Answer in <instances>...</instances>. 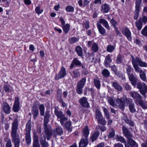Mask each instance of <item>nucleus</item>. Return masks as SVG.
Listing matches in <instances>:
<instances>
[{
  "mask_svg": "<svg viewBox=\"0 0 147 147\" xmlns=\"http://www.w3.org/2000/svg\"><path fill=\"white\" fill-rule=\"evenodd\" d=\"M3 110L5 113L7 114H9L11 111V107L7 102H3L2 105Z\"/></svg>",
  "mask_w": 147,
  "mask_h": 147,
  "instance_id": "nucleus-6",
  "label": "nucleus"
},
{
  "mask_svg": "<svg viewBox=\"0 0 147 147\" xmlns=\"http://www.w3.org/2000/svg\"><path fill=\"white\" fill-rule=\"evenodd\" d=\"M112 61L111 59L110 56L109 54L108 55L105 57L104 61V64L106 67H108L109 66V64Z\"/></svg>",
  "mask_w": 147,
  "mask_h": 147,
  "instance_id": "nucleus-20",
  "label": "nucleus"
},
{
  "mask_svg": "<svg viewBox=\"0 0 147 147\" xmlns=\"http://www.w3.org/2000/svg\"><path fill=\"white\" fill-rule=\"evenodd\" d=\"M57 100L59 102L60 101H62V99L61 97V93L60 91L58 90L57 91Z\"/></svg>",
  "mask_w": 147,
  "mask_h": 147,
  "instance_id": "nucleus-60",
  "label": "nucleus"
},
{
  "mask_svg": "<svg viewBox=\"0 0 147 147\" xmlns=\"http://www.w3.org/2000/svg\"><path fill=\"white\" fill-rule=\"evenodd\" d=\"M103 111L105 113V116L106 118L107 119H109L110 118V115L109 111L106 108H104L103 109Z\"/></svg>",
  "mask_w": 147,
  "mask_h": 147,
  "instance_id": "nucleus-51",
  "label": "nucleus"
},
{
  "mask_svg": "<svg viewBox=\"0 0 147 147\" xmlns=\"http://www.w3.org/2000/svg\"><path fill=\"white\" fill-rule=\"evenodd\" d=\"M54 135V136H61L63 134V131L62 128L59 126L57 127L56 128L53 130Z\"/></svg>",
  "mask_w": 147,
  "mask_h": 147,
  "instance_id": "nucleus-13",
  "label": "nucleus"
},
{
  "mask_svg": "<svg viewBox=\"0 0 147 147\" xmlns=\"http://www.w3.org/2000/svg\"><path fill=\"white\" fill-rule=\"evenodd\" d=\"M115 47V46L108 45L107 47V51L108 52L112 53L114 50Z\"/></svg>",
  "mask_w": 147,
  "mask_h": 147,
  "instance_id": "nucleus-37",
  "label": "nucleus"
},
{
  "mask_svg": "<svg viewBox=\"0 0 147 147\" xmlns=\"http://www.w3.org/2000/svg\"><path fill=\"white\" fill-rule=\"evenodd\" d=\"M124 118L125 122L126 123L131 126L133 127L134 126V122L128 119L126 117H124Z\"/></svg>",
  "mask_w": 147,
  "mask_h": 147,
  "instance_id": "nucleus-43",
  "label": "nucleus"
},
{
  "mask_svg": "<svg viewBox=\"0 0 147 147\" xmlns=\"http://www.w3.org/2000/svg\"><path fill=\"white\" fill-rule=\"evenodd\" d=\"M50 116V111L46 112L44 117V129L46 136L48 140H49L52 136V130L50 127H48L47 124L49 121V118Z\"/></svg>",
  "mask_w": 147,
  "mask_h": 147,
  "instance_id": "nucleus-3",
  "label": "nucleus"
},
{
  "mask_svg": "<svg viewBox=\"0 0 147 147\" xmlns=\"http://www.w3.org/2000/svg\"><path fill=\"white\" fill-rule=\"evenodd\" d=\"M83 88L77 85L76 91L78 94H81L83 93Z\"/></svg>",
  "mask_w": 147,
  "mask_h": 147,
  "instance_id": "nucleus-54",
  "label": "nucleus"
},
{
  "mask_svg": "<svg viewBox=\"0 0 147 147\" xmlns=\"http://www.w3.org/2000/svg\"><path fill=\"white\" fill-rule=\"evenodd\" d=\"M96 118L97 120L102 117V114L101 112L98 109L95 111Z\"/></svg>",
  "mask_w": 147,
  "mask_h": 147,
  "instance_id": "nucleus-38",
  "label": "nucleus"
},
{
  "mask_svg": "<svg viewBox=\"0 0 147 147\" xmlns=\"http://www.w3.org/2000/svg\"><path fill=\"white\" fill-rule=\"evenodd\" d=\"M32 113L34 116V118L35 119L38 115V111L36 106H34L32 107Z\"/></svg>",
  "mask_w": 147,
  "mask_h": 147,
  "instance_id": "nucleus-21",
  "label": "nucleus"
},
{
  "mask_svg": "<svg viewBox=\"0 0 147 147\" xmlns=\"http://www.w3.org/2000/svg\"><path fill=\"white\" fill-rule=\"evenodd\" d=\"M123 58L124 56L123 55L120 54H119L116 58L117 63L118 64H120L121 63Z\"/></svg>",
  "mask_w": 147,
  "mask_h": 147,
  "instance_id": "nucleus-41",
  "label": "nucleus"
},
{
  "mask_svg": "<svg viewBox=\"0 0 147 147\" xmlns=\"http://www.w3.org/2000/svg\"><path fill=\"white\" fill-rule=\"evenodd\" d=\"M100 24H101L106 29L109 30L110 27L107 21L103 19H100L99 21Z\"/></svg>",
  "mask_w": 147,
  "mask_h": 147,
  "instance_id": "nucleus-19",
  "label": "nucleus"
},
{
  "mask_svg": "<svg viewBox=\"0 0 147 147\" xmlns=\"http://www.w3.org/2000/svg\"><path fill=\"white\" fill-rule=\"evenodd\" d=\"M3 88L5 91L6 92H11L12 91L11 87L7 83H4L3 85Z\"/></svg>",
  "mask_w": 147,
  "mask_h": 147,
  "instance_id": "nucleus-25",
  "label": "nucleus"
},
{
  "mask_svg": "<svg viewBox=\"0 0 147 147\" xmlns=\"http://www.w3.org/2000/svg\"><path fill=\"white\" fill-rule=\"evenodd\" d=\"M131 58L132 64L135 71L140 73L142 71L141 69L138 65L137 63H136V62L134 57H132Z\"/></svg>",
  "mask_w": 147,
  "mask_h": 147,
  "instance_id": "nucleus-12",
  "label": "nucleus"
},
{
  "mask_svg": "<svg viewBox=\"0 0 147 147\" xmlns=\"http://www.w3.org/2000/svg\"><path fill=\"white\" fill-rule=\"evenodd\" d=\"M66 75V71L65 68L63 67H62L59 71L58 75H56L55 79L58 80L60 78H63Z\"/></svg>",
  "mask_w": 147,
  "mask_h": 147,
  "instance_id": "nucleus-8",
  "label": "nucleus"
},
{
  "mask_svg": "<svg viewBox=\"0 0 147 147\" xmlns=\"http://www.w3.org/2000/svg\"><path fill=\"white\" fill-rule=\"evenodd\" d=\"M107 100L109 104L113 107L115 106V102L113 99L111 97H109L107 99Z\"/></svg>",
  "mask_w": 147,
  "mask_h": 147,
  "instance_id": "nucleus-47",
  "label": "nucleus"
},
{
  "mask_svg": "<svg viewBox=\"0 0 147 147\" xmlns=\"http://www.w3.org/2000/svg\"><path fill=\"white\" fill-rule=\"evenodd\" d=\"M33 144L39 143L38 137L36 134H34Z\"/></svg>",
  "mask_w": 147,
  "mask_h": 147,
  "instance_id": "nucleus-63",
  "label": "nucleus"
},
{
  "mask_svg": "<svg viewBox=\"0 0 147 147\" xmlns=\"http://www.w3.org/2000/svg\"><path fill=\"white\" fill-rule=\"evenodd\" d=\"M88 144V138L82 137L79 143V147H86Z\"/></svg>",
  "mask_w": 147,
  "mask_h": 147,
  "instance_id": "nucleus-9",
  "label": "nucleus"
},
{
  "mask_svg": "<svg viewBox=\"0 0 147 147\" xmlns=\"http://www.w3.org/2000/svg\"><path fill=\"white\" fill-rule=\"evenodd\" d=\"M97 121L99 123L102 125H105L106 124V121L103 117L97 120Z\"/></svg>",
  "mask_w": 147,
  "mask_h": 147,
  "instance_id": "nucleus-53",
  "label": "nucleus"
},
{
  "mask_svg": "<svg viewBox=\"0 0 147 147\" xmlns=\"http://www.w3.org/2000/svg\"><path fill=\"white\" fill-rule=\"evenodd\" d=\"M129 94L133 98L136 99L135 102L136 103L139 100L142 98V96L140 94L137 92L131 91Z\"/></svg>",
  "mask_w": 147,
  "mask_h": 147,
  "instance_id": "nucleus-7",
  "label": "nucleus"
},
{
  "mask_svg": "<svg viewBox=\"0 0 147 147\" xmlns=\"http://www.w3.org/2000/svg\"><path fill=\"white\" fill-rule=\"evenodd\" d=\"M135 12L134 18V20H136L138 19L139 16L140 9H135Z\"/></svg>",
  "mask_w": 147,
  "mask_h": 147,
  "instance_id": "nucleus-55",
  "label": "nucleus"
},
{
  "mask_svg": "<svg viewBox=\"0 0 147 147\" xmlns=\"http://www.w3.org/2000/svg\"><path fill=\"white\" fill-rule=\"evenodd\" d=\"M115 135V131L113 129H111V132L109 133L108 136L109 138H111L114 136Z\"/></svg>",
  "mask_w": 147,
  "mask_h": 147,
  "instance_id": "nucleus-57",
  "label": "nucleus"
},
{
  "mask_svg": "<svg viewBox=\"0 0 147 147\" xmlns=\"http://www.w3.org/2000/svg\"><path fill=\"white\" fill-rule=\"evenodd\" d=\"M102 75L106 78H108L110 75V73L108 70L104 69L102 72Z\"/></svg>",
  "mask_w": 147,
  "mask_h": 147,
  "instance_id": "nucleus-39",
  "label": "nucleus"
},
{
  "mask_svg": "<svg viewBox=\"0 0 147 147\" xmlns=\"http://www.w3.org/2000/svg\"><path fill=\"white\" fill-rule=\"evenodd\" d=\"M131 138L129 139V144H127L128 146L125 147H138V145L136 142Z\"/></svg>",
  "mask_w": 147,
  "mask_h": 147,
  "instance_id": "nucleus-24",
  "label": "nucleus"
},
{
  "mask_svg": "<svg viewBox=\"0 0 147 147\" xmlns=\"http://www.w3.org/2000/svg\"><path fill=\"white\" fill-rule=\"evenodd\" d=\"M20 109V105H13V111L15 112H18Z\"/></svg>",
  "mask_w": 147,
  "mask_h": 147,
  "instance_id": "nucleus-61",
  "label": "nucleus"
},
{
  "mask_svg": "<svg viewBox=\"0 0 147 147\" xmlns=\"http://www.w3.org/2000/svg\"><path fill=\"white\" fill-rule=\"evenodd\" d=\"M119 108L122 110H124L125 106V102L127 103L129 105V108L131 112L134 113L136 110L135 108V105L133 102L132 100L130 98H128L125 95H123L122 97L117 98L115 100Z\"/></svg>",
  "mask_w": 147,
  "mask_h": 147,
  "instance_id": "nucleus-1",
  "label": "nucleus"
},
{
  "mask_svg": "<svg viewBox=\"0 0 147 147\" xmlns=\"http://www.w3.org/2000/svg\"><path fill=\"white\" fill-rule=\"evenodd\" d=\"M142 0H135V9H140Z\"/></svg>",
  "mask_w": 147,
  "mask_h": 147,
  "instance_id": "nucleus-50",
  "label": "nucleus"
},
{
  "mask_svg": "<svg viewBox=\"0 0 147 147\" xmlns=\"http://www.w3.org/2000/svg\"><path fill=\"white\" fill-rule=\"evenodd\" d=\"M36 13L38 14H40L43 12V9H41L40 7H37L35 9Z\"/></svg>",
  "mask_w": 147,
  "mask_h": 147,
  "instance_id": "nucleus-58",
  "label": "nucleus"
},
{
  "mask_svg": "<svg viewBox=\"0 0 147 147\" xmlns=\"http://www.w3.org/2000/svg\"><path fill=\"white\" fill-rule=\"evenodd\" d=\"M97 26L100 34L104 35L106 33L105 29L98 22L97 23Z\"/></svg>",
  "mask_w": 147,
  "mask_h": 147,
  "instance_id": "nucleus-22",
  "label": "nucleus"
},
{
  "mask_svg": "<svg viewBox=\"0 0 147 147\" xmlns=\"http://www.w3.org/2000/svg\"><path fill=\"white\" fill-rule=\"evenodd\" d=\"M94 82L95 86L98 89H99L100 86V82L98 77L94 78Z\"/></svg>",
  "mask_w": 147,
  "mask_h": 147,
  "instance_id": "nucleus-31",
  "label": "nucleus"
},
{
  "mask_svg": "<svg viewBox=\"0 0 147 147\" xmlns=\"http://www.w3.org/2000/svg\"><path fill=\"white\" fill-rule=\"evenodd\" d=\"M140 77L141 79L144 82L146 81V78L145 73L143 72H141L140 73Z\"/></svg>",
  "mask_w": 147,
  "mask_h": 147,
  "instance_id": "nucleus-49",
  "label": "nucleus"
},
{
  "mask_svg": "<svg viewBox=\"0 0 147 147\" xmlns=\"http://www.w3.org/2000/svg\"><path fill=\"white\" fill-rule=\"evenodd\" d=\"M136 104H138L143 109H147V102L143 101L142 99L139 100Z\"/></svg>",
  "mask_w": 147,
  "mask_h": 147,
  "instance_id": "nucleus-18",
  "label": "nucleus"
},
{
  "mask_svg": "<svg viewBox=\"0 0 147 147\" xmlns=\"http://www.w3.org/2000/svg\"><path fill=\"white\" fill-rule=\"evenodd\" d=\"M6 147H12L11 141L10 139L7 140L6 144Z\"/></svg>",
  "mask_w": 147,
  "mask_h": 147,
  "instance_id": "nucleus-64",
  "label": "nucleus"
},
{
  "mask_svg": "<svg viewBox=\"0 0 147 147\" xmlns=\"http://www.w3.org/2000/svg\"><path fill=\"white\" fill-rule=\"evenodd\" d=\"M128 77L132 85L135 87L136 85L137 88L139 90L140 94L145 98L146 97V94L147 93V86L146 84L140 82H138L137 84V78L133 74L128 76Z\"/></svg>",
  "mask_w": 147,
  "mask_h": 147,
  "instance_id": "nucleus-2",
  "label": "nucleus"
},
{
  "mask_svg": "<svg viewBox=\"0 0 147 147\" xmlns=\"http://www.w3.org/2000/svg\"><path fill=\"white\" fill-rule=\"evenodd\" d=\"M26 140L27 144H29L31 143V138L30 133H26Z\"/></svg>",
  "mask_w": 147,
  "mask_h": 147,
  "instance_id": "nucleus-40",
  "label": "nucleus"
},
{
  "mask_svg": "<svg viewBox=\"0 0 147 147\" xmlns=\"http://www.w3.org/2000/svg\"><path fill=\"white\" fill-rule=\"evenodd\" d=\"M12 125L11 136L12 137L15 138L16 136H17V130L18 126V120L15 119L12 123Z\"/></svg>",
  "mask_w": 147,
  "mask_h": 147,
  "instance_id": "nucleus-5",
  "label": "nucleus"
},
{
  "mask_svg": "<svg viewBox=\"0 0 147 147\" xmlns=\"http://www.w3.org/2000/svg\"><path fill=\"white\" fill-rule=\"evenodd\" d=\"M80 105L83 107L88 108L90 107V105L87 101V99L85 97L81 98L79 100Z\"/></svg>",
  "mask_w": 147,
  "mask_h": 147,
  "instance_id": "nucleus-11",
  "label": "nucleus"
},
{
  "mask_svg": "<svg viewBox=\"0 0 147 147\" xmlns=\"http://www.w3.org/2000/svg\"><path fill=\"white\" fill-rule=\"evenodd\" d=\"M117 140L118 141L121 142V143H124L125 147L128 146V145L127 144L126 140L123 137L118 136H117Z\"/></svg>",
  "mask_w": 147,
  "mask_h": 147,
  "instance_id": "nucleus-30",
  "label": "nucleus"
},
{
  "mask_svg": "<svg viewBox=\"0 0 147 147\" xmlns=\"http://www.w3.org/2000/svg\"><path fill=\"white\" fill-rule=\"evenodd\" d=\"M121 30L122 33L127 37L128 40L131 41V32L129 29L127 28H123Z\"/></svg>",
  "mask_w": 147,
  "mask_h": 147,
  "instance_id": "nucleus-10",
  "label": "nucleus"
},
{
  "mask_svg": "<svg viewBox=\"0 0 147 147\" xmlns=\"http://www.w3.org/2000/svg\"><path fill=\"white\" fill-rule=\"evenodd\" d=\"M75 51L79 56L82 57H83V51L81 47L80 46H77L76 48Z\"/></svg>",
  "mask_w": 147,
  "mask_h": 147,
  "instance_id": "nucleus-27",
  "label": "nucleus"
},
{
  "mask_svg": "<svg viewBox=\"0 0 147 147\" xmlns=\"http://www.w3.org/2000/svg\"><path fill=\"white\" fill-rule=\"evenodd\" d=\"M99 48L98 44L96 43H93L91 48V51L94 52H97Z\"/></svg>",
  "mask_w": 147,
  "mask_h": 147,
  "instance_id": "nucleus-33",
  "label": "nucleus"
},
{
  "mask_svg": "<svg viewBox=\"0 0 147 147\" xmlns=\"http://www.w3.org/2000/svg\"><path fill=\"white\" fill-rule=\"evenodd\" d=\"M40 114L41 116H43L45 113V107L43 105L41 104L39 106Z\"/></svg>",
  "mask_w": 147,
  "mask_h": 147,
  "instance_id": "nucleus-44",
  "label": "nucleus"
},
{
  "mask_svg": "<svg viewBox=\"0 0 147 147\" xmlns=\"http://www.w3.org/2000/svg\"><path fill=\"white\" fill-rule=\"evenodd\" d=\"M55 114L57 117V119H59L64 114H63V112L61 111H58L57 109H55L54 111Z\"/></svg>",
  "mask_w": 147,
  "mask_h": 147,
  "instance_id": "nucleus-35",
  "label": "nucleus"
},
{
  "mask_svg": "<svg viewBox=\"0 0 147 147\" xmlns=\"http://www.w3.org/2000/svg\"><path fill=\"white\" fill-rule=\"evenodd\" d=\"M132 69H133L131 65H127L126 72L128 76L132 74L131 72Z\"/></svg>",
  "mask_w": 147,
  "mask_h": 147,
  "instance_id": "nucleus-46",
  "label": "nucleus"
},
{
  "mask_svg": "<svg viewBox=\"0 0 147 147\" xmlns=\"http://www.w3.org/2000/svg\"><path fill=\"white\" fill-rule=\"evenodd\" d=\"M82 74L84 75H86L88 74L89 72L88 70L85 68V66L84 65H82Z\"/></svg>",
  "mask_w": 147,
  "mask_h": 147,
  "instance_id": "nucleus-52",
  "label": "nucleus"
},
{
  "mask_svg": "<svg viewBox=\"0 0 147 147\" xmlns=\"http://www.w3.org/2000/svg\"><path fill=\"white\" fill-rule=\"evenodd\" d=\"M136 62L138 63L139 65L141 67H147V63L143 61L141 59L138 57H136L134 58Z\"/></svg>",
  "mask_w": 147,
  "mask_h": 147,
  "instance_id": "nucleus-15",
  "label": "nucleus"
},
{
  "mask_svg": "<svg viewBox=\"0 0 147 147\" xmlns=\"http://www.w3.org/2000/svg\"><path fill=\"white\" fill-rule=\"evenodd\" d=\"M113 87L119 91H121L123 90L122 87L117 82H113L112 84Z\"/></svg>",
  "mask_w": 147,
  "mask_h": 147,
  "instance_id": "nucleus-26",
  "label": "nucleus"
},
{
  "mask_svg": "<svg viewBox=\"0 0 147 147\" xmlns=\"http://www.w3.org/2000/svg\"><path fill=\"white\" fill-rule=\"evenodd\" d=\"M66 10L69 12H73L74 11V8L72 6H68L66 7Z\"/></svg>",
  "mask_w": 147,
  "mask_h": 147,
  "instance_id": "nucleus-59",
  "label": "nucleus"
},
{
  "mask_svg": "<svg viewBox=\"0 0 147 147\" xmlns=\"http://www.w3.org/2000/svg\"><path fill=\"white\" fill-rule=\"evenodd\" d=\"M40 142L42 147H49L48 143L46 141V139L44 136L41 135Z\"/></svg>",
  "mask_w": 147,
  "mask_h": 147,
  "instance_id": "nucleus-17",
  "label": "nucleus"
},
{
  "mask_svg": "<svg viewBox=\"0 0 147 147\" xmlns=\"http://www.w3.org/2000/svg\"><path fill=\"white\" fill-rule=\"evenodd\" d=\"M13 140L14 141L15 147H19L20 143V139L17 136H16L14 138L12 137Z\"/></svg>",
  "mask_w": 147,
  "mask_h": 147,
  "instance_id": "nucleus-34",
  "label": "nucleus"
},
{
  "mask_svg": "<svg viewBox=\"0 0 147 147\" xmlns=\"http://www.w3.org/2000/svg\"><path fill=\"white\" fill-rule=\"evenodd\" d=\"M78 40L79 38H77L75 37H71L69 38L68 40L69 42L71 44L74 43L78 41Z\"/></svg>",
  "mask_w": 147,
  "mask_h": 147,
  "instance_id": "nucleus-48",
  "label": "nucleus"
},
{
  "mask_svg": "<svg viewBox=\"0 0 147 147\" xmlns=\"http://www.w3.org/2000/svg\"><path fill=\"white\" fill-rule=\"evenodd\" d=\"M122 129L123 134L128 139L131 138V135L130 134L129 131L128 129L125 126H123Z\"/></svg>",
  "mask_w": 147,
  "mask_h": 147,
  "instance_id": "nucleus-16",
  "label": "nucleus"
},
{
  "mask_svg": "<svg viewBox=\"0 0 147 147\" xmlns=\"http://www.w3.org/2000/svg\"><path fill=\"white\" fill-rule=\"evenodd\" d=\"M73 63L74 64V65L76 66H81L82 67V65H84L83 64H82L81 62L76 58L74 59L73 60Z\"/></svg>",
  "mask_w": 147,
  "mask_h": 147,
  "instance_id": "nucleus-45",
  "label": "nucleus"
},
{
  "mask_svg": "<svg viewBox=\"0 0 147 147\" xmlns=\"http://www.w3.org/2000/svg\"><path fill=\"white\" fill-rule=\"evenodd\" d=\"M110 9V6L108 4L105 3L101 5V11L102 12L104 13H107L109 12Z\"/></svg>",
  "mask_w": 147,
  "mask_h": 147,
  "instance_id": "nucleus-14",
  "label": "nucleus"
},
{
  "mask_svg": "<svg viewBox=\"0 0 147 147\" xmlns=\"http://www.w3.org/2000/svg\"><path fill=\"white\" fill-rule=\"evenodd\" d=\"M59 119H60V123L62 125H64L65 121H67L68 120V118L67 117H65L64 115Z\"/></svg>",
  "mask_w": 147,
  "mask_h": 147,
  "instance_id": "nucleus-42",
  "label": "nucleus"
},
{
  "mask_svg": "<svg viewBox=\"0 0 147 147\" xmlns=\"http://www.w3.org/2000/svg\"><path fill=\"white\" fill-rule=\"evenodd\" d=\"M31 128V121L30 120H29L26 125V133H30Z\"/></svg>",
  "mask_w": 147,
  "mask_h": 147,
  "instance_id": "nucleus-28",
  "label": "nucleus"
},
{
  "mask_svg": "<svg viewBox=\"0 0 147 147\" xmlns=\"http://www.w3.org/2000/svg\"><path fill=\"white\" fill-rule=\"evenodd\" d=\"M99 133L98 131H96L95 132L91 138L92 141L93 142L95 141L99 136Z\"/></svg>",
  "mask_w": 147,
  "mask_h": 147,
  "instance_id": "nucleus-36",
  "label": "nucleus"
},
{
  "mask_svg": "<svg viewBox=\"0 0 147 147\" xmlns=\"http://www.w3.org/2000/svg\"><path fill=\"white\" fill-rule=\"evenodd\" d=\"M147 22V17L145 16H143L142 18H140L139 20L135 22V25L138 30H140L143 26V23L145 24Z\"/></svg>",
  "mask_w": 147,
  "mask_h": 147,
  "instance_id": "nucleus-4",
  "label": "nucleus"
},
{
  "mask_svg": "<svg viewBox=\"0 0 147 147\" xmlns=\"http://www.w3.org/2000/svg\"><path fill=\"white\" fill-rule=\"evenodd\" d=\"M89 134L88 127L87 126H85L83 129L82 137L88 138V136Z\"/></svg>",
  "mask_w": 147,
  "mask_h": 147,
  "instance_id": "nucleus-23",
  "label": "nucleus"
},
{
  "mask_svg": "<svg viewBox=\"0 0 147 147\" xmlns=\"http://www.w3.org/2000/svg\"><path fill=\"white\" fill-rule=\"evenodd\" d=\"M63 30L65 34L68 33L70 28V25L68 24H66L63 25L62 26Z\"/></svg>",
  "mask_w": 147,
  "mask_h": 147,
  "instance_id": "nucleus-32",
  "label": "nucleus"
},
{
  "mask_svg": "<svg viewBox=\"0 0 147 147\" xmlns=\"http://www.w3.org/2000/svg\"><path fill=\"white\" fill-rule=\"evenodd\" d=\"M74 76L75 78H78L80 75V73L78 70L74 71H73Z\"/></svg>",
  "mask_w": 147,
  "mask_h": 147,
  "instance_id": "nucleus-62",
  "label": "nucleus"
},
{
  "mask_svg": "<svg viewBox=\"0 0 147 147\" xmlns=\"http://www.w3.org/2000/svg\"><path fill=\"white\" fill-rule=\"evenodd\" d=\"M141 33L143 35L147 36V25L142 30Z\"/></svg>",
  "mask_w": 147,
  "mask_h": 147,
  "instance_id": "nucleus-56",
  "label": "nucleus"
},
{
  "mask_svg": "<svg viewBox=\"0 0 147 147\" xmlns=\"http://www.w3.org/2000/svg\"><path fill=\"white\" fill-rule=\"evenodd\" d=\"M86 81V78H83L77 83V85L83 88L85 84Z\"/></svg>",
  "mask_w": 147,
  "mask_h": 147,
  "instance_id": "nucleus-29",
  "label": "nucleus"
}]
</instances>
